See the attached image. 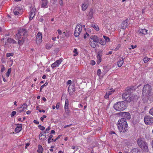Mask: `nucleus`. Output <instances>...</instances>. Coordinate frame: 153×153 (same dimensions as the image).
<instances>
[{"label": "nucleus", "mask_w": 153, "mask_h": 153, "mask_svg": "<svg viewBox=\"0 0 153 153\" xmlns=\"http://www.w3.org/2000/svg\"><path fill=\"white\" fill-rule=\"evenodd\" d=\"M68 91L69 92V94L71 95L75 91V89L74 86H69L68 87Z\"/></svg>", "instance_id": "obj_17"}, {"label": "nucleus", "mask_w": 153, "mask_h": 153, "mask_svg": "<svg viewBox=\"0 0 153 153\" xmlns=\"http://www.w3.org/2000/svg\"><path fill=\"white\" fill-rule=\"evenodd\" d=\"M30 113H31V111H27L26 113L27 114H29Z\"/></svg>", "instance_id": "obj_64"}, {"label": "nucleus", "mask_w": 153, "mask_h": 153, "mask_svg": "<svg viewBox=\"0 0 153 153\" xmlns=\"http://www.w3.org/2000/svg\"><path fill=\"white\" fill-rule=\"evenodd\" d=\"M42 34L40 32H38L36 35V41L37 45H39L42 42Z\"/></svg>", "instance_id": "obj_9"}, {"label": "nucleus", "mask_w": 153, "mask_h": 153, "mask_svg": "<svg viewBox=\"0 0 153 153\" xmlns=\"http://www.w3.org/2000/svg\"><path fill=\"white\" fill-rule=\"evenodd\" d=\"M77 50L76 49H74L73 51L74 53H75L74 55V56H75L78 54V53L77 52Z\"/></svg>", "instance_id": "obj_41"}, {"label": "nucleus", "mask_w": 153, "mask_h": 153, "mask_svg": "<svg viewBox=\"0 0 153 153\" xmlns=\"http://www.w3.org/2000/svg\"><path fill=\"white\" fill-rule=\"evenodd\" d=\"M82 30V25H77L75 29L74 36L76 37L79 36Z\"/></svg>", "instance_id": "obj_6"}, {"label": "nucleus", "mask_w": 153, "mask_h": 153, "mask_svg": "<svg viewBox=\"0 0 153 153\" xmlns=\"http://www.w3.org/2000/svg\"><path fill=\"white\" fill-rule=\"evenodd\" d=\"M62 61V60L61 59H59V60H56L54 63L52 64L51 65V67L53 68H54L57 66H58L61 63Z\"/></svg>", "instance_id": "obj_14"}, {"label": "nucleus", "mask_w": 153, "mask_h": 153, "mask_svg": "<svg viewBox=\"0 0 153 153\" xmlns=\"http://www.w3.org/2000/svg\"><path fill=\"white\" fill-rule=\"evenodd\" d=\"M138 32L139 34L146 35L147 33V30L145 29H140L138 30Z\"/></svg>", "instance_id": "obj_23"}, {"label": "nucleus", "mask_w": 153, "mask_h": 153, "mask_svg": "<svg viewBox=\"0 0 153 153\" xmlns=\"http://www.w3.org/2000/svg\"><path fill=\"white\" fill-rule=\"evenodd\" d=\"M7 41L10 43H13L16 44V41L14 39H12L11 38H9L7 40Z\"/></svg>", "instance_id": "obj_30"}, {"label": "nucleus", "mask_w": 153, "mask_h": 153, "mask_svg": "<svg viewBox=\"0 0 153 153\" xmlns=\"http://www.w3.org/2000/svg\"><path fill=\"white\" fill-rule=\"evenodd\" d=\"M146 97L145 96H143V98L142 100H143V102L144 103H146L147 102V100L146 98Z\"/></svg>", "instance_id": "obj_38"}, {"label": "nucleus", "mask_w": 153, "mask_h": 153, "mask_svg": "<svg viewBox=\"0 0 153 153\" xmlns=\"http://www.w3.org/2000/svg\"><path fill=\"white\" fill-rule=\"evenodd\" d=\"M99 43L101 44V45H104V42H103L101 39H100V41L99 42Z\"/></svg>", "instance_id": "obj_49"}, {"label": "nucleus", "mask_w": 153, "mask_h": 153, "mask_svg": "<svg viewBox=\"0 0 153 153\" xmlns=\"http://www.w3.org/2000/svg\"><path fill=\"white\" fill-rule=\"evenodd\" d=\"M103 37L106 42H109L110 41V39L109 37L105 36H103Z\"/></svg>", "instance_id": "obj_37"}, {"label": "nucleus", "mask_w": 153, "mask_h": 153, "mask_svg": "<svg viewBox=\"0 0 153 153\" xmlns=\"http://www.w3.org/2000/svg\"><path fill=\"white\" fill-rule=\"evenodd\" d=\"M59 105H60V103L59 102H58V103L56 105V108L57 109H58L59 107Z\"/></svg>", "instance_id": "obj_51"}, {"label": "nucleus", "mask_w": 153, "mask_h": 153, "mask_svg": "<svg viewBox=\"0 0 153 153\" xmlns=\"http://www.w3.org/2000/svg\"><path fill=\"white\" fill-rule=\"evenodd\" d=\"M30 144L29 143H26L25 145V149H27V147L28 146H29V145Z\"/></svg>", "instance_id": "obj_57"}, {"label": "nucleus", "mask_w": 153, "mask_h": 153, "mask_svg": "<svg viewBox=\"0 0 153 153\" xmlns=\"http://www.w3.org/2000/svg\"><path fill=\"white\" fill-rule=\"evenodd\" d=\"M149 114L153 116V107L149 110Z\"/></svg>", "instance_id": "obj_42"}, {"label": "nucleus", "mask_w": 153, "mask_h": 153, "mask_svg": "<svg viewBox=\"0 0 153 153\" xmlns=\"http://www.w3.org/2000/svg\"><path fill=\"white\" fill-rule=\"evenodd\" d=\"M27 35V30L24 29H22L19 31L18 33L17 34L16 36V38L20 39L22 37H24L25 39Z\"/></svg>", "instance_id": "obj_5"}, {"label": "nucleus", "mask_w": 153, "mask_h": 153, "mask_svg": "<svg viewBox=\"0 0 153 153\" xmlns=\"http://www.w3.org/2000/svg\"><path fill=\"white\" fill-rule=\"evenodd\" d=\"M39 111L40 112H43V113H44L45 112V110H39Z\"/></svg>", "instance_id": "obj_60"}, {"label": "nucleus", "mask_w": 153, "mask_h": 153, "mask_svg": "<svg viewBox=\"0 0 153 153\" xmlns=\"http://www.w3.org/2000/svg\"><path fill=\"white\" fill-rule=\"evenodd\" d=\"M11 68H10L8 69V70L7 71V72L6 74V76L7 77H8L9 76L11 72Z\"/></svg>", "instance_id": "obj_35"}, {"label": "nucleus", "mask_w": 153, "mask_h": 153, "mask_svg": "<svg viewBox=\"0 0 153 153\" xmlns=\"http://www.w3.org/2000/svg\"><path fill=\"white\" fill-rule=\"evenodd\" d=\"M2 68L1 69V72H3L5 70V68L3 65H2Z\"/></svg>", "instance_id": "obj_45"}, {"label": "nucleus", "mask_w": 153, "mask_h": 153, "mask_svg": "<svg viewBox=\"0 0 153 153\" xmlns=\"http://www.w3.org/2000/svg\"><path fill=\"white\" fill-rule=\"evenodd\" d=\"M120 132L125 133L128 131V125L126 118H122L118 120L117 123Z\"/></svg>", "instance_id": "obj_1"}, {"label": "nucleus", "mask_w": 153, "mask_h": 153, "mask_svg": "<svg viewBox=\"0 0 153 153\" xmlns=\"http://www.w3.org/2000/svg\"><path fill=\"white\" fill-rule=\"evenodd\" d=\"M124 58H122V59L119 60L117 62V65L119 67H121L124 62Z\"/></svg>", "instance_id": "obj_28"}, {"label": "nucleus", "mask_w": 153, "mask_h": 153, "mask_svg": "<svg viewBox=\"0 0 153 153\" xmlns=\"http://www.w3.org/2000/svg\"><path fill=\"white\" fill-rule=\"evenodd\" d=\"M95 64V62L94 60H92L91 62V64L92 65H94Z\"/></svg>", "instance_id": "obj_50"}, {"label": "nucleus", "mask_w": 153, "mask_h": 153, "mask_svg": "<svg viewBox=\"0 0 153 153\" xmlns=\"http://www.w3.org/2000/svg\"><path fill=\"white\" fill-rule=\"evenodd\" d=\"M71 80H68L67 82L68 84H71Z\"/></svg>", "instance_id": "obj_61"}, {"label": "nucleus", "mask_w": 153, "mask_h": 153, "mask_svg": "<svg viewBox=\"0 0 153 153\" xmlns=\"http://www.w3.org/2000/svg\"><path fill=\"white\" fill-rule=\"evenodd\" d=\"M128 20L127 19L126 20L124 21L121 24V27L122 28L124 29L126 28L127 27V26L128 25Z\"/></svg>", "instance_id": "obj_20"}, {"label": "nucleus", "mask_w": 153, "mask_h": 153, "mask_svg": "<svg viewBox=\"0 0 153 153\" xmlns=\"http://www.w3.org/2000/svg\"><path fill=\"white\" fill-rule=\"evenodd\" d=\"M57 31L58 33V34L59 35H61L62 33V32L61 31V30H59V29H58L57 30Z\"/></svg>", "instance_id": "obj_53"}, {"label": "nucleus", "mask_w": 153, "mask_h": 153, "mask_svg": "<svg viewBox=\"0 0 153 153\" xmlns=\"http://www.w3.org/2000/svg\"><path fill=\"white\" fill-rule=\"evenodd\" d=\"M19 112L20 113L24 111L25 109H27V105L26 103H24L22 106L17 108Z\"/></svg>", "instance_id": "obj_15"}, {"label": "nucleus", "mask_w": 153, "mask_h": 153, "mask_svg": "<svg viewBox=\"0 0 153 153\" xmlns=\"http://www.w3.org/2000/svg\"><path fill=\"white\" fill-rule=\"evenodd\" d=\"M110 91H108V92L106 93L105 95V98L107 99L108 98L109 96L112 94L114 91L115 90L114 89H111Z\"/></svg>", "instance_id": "obj_25"}, {"label": "nucleus", "mask_w": 153, "mask_h": 153, "mask_svg": "<svg viewBox=\"0 0 153 153\" xmlns=\"http://www.w3.org/2000/svg\"><path fill=\"white\" fill-rule=\"evenodd\" d=\"M16 38V39H18V43L19 45H21L23 44L24 43L25 38L24 37H22L21 38L19 39L18 38Z\"/></svg>", "instance_id": "obj_18"}, {"label": "nucleus", "mask_w": 153, "mask_h": 153, "mask_svg": "<svg viewBox=\"0 0 153 153\" xmlns=\"http://www.w3.org/2000/svg\"><path fill=\"white\" fill-rule=\"evenodd\" d=\"M139 149L136 148H134L131 151V153H139Z\"/></svg>", "instance_id": "obj_32"}, {"label": "nucleus", "mask_w": 153, "mask_h": 153, "mask_svg": "<svg viewBox=\"0 0 153 153\" xmlns=\"http://www.w3.org/2000/svg\"><path fill=\"white\" fill-rule=\"evenodd\" d=\"M48 84V83L46 82L43 85L44 87L47 85Z\"/></svg>", "instance_id": "obj_63"}, {"label": "nucleus", "mask_w": 153, "mask_h": 153, "mask_svg": "<svg viewBox=\"0 0 153 153\" xmlns=\"http://www.w3.org/2000/svg\"><path fill=\"white\" fill-rule=\"evenodd\" d=\"M43 151V149L42 147L40 145H39L38 148L37 150V152L39 153H42Z\"/></svg>", "instance_id": "obj_31"}, {"label": "nucleus", "mask_w": 153, "mask_h": 153, "mask_svg": "<svg viewBox=\"0 0 153 153\" xmlns=\"http://www.w3.org/2000/svg\"><path fill=\"white\" fill-rule=\"evenodd\" d=\"M39 128L41 130H44L45 129V128L43 126H41V125H39L38 126Z\"/></svg>", "instance_id": "obj_39"}, {"label": "nucleus", "mask_w": 153, "mask_h": 153, "mask_svg": "<svg viewBox=\"0 0 153 153\" xmlns=\"http://www.w3.org/2000/svg\"><path fill=\"white\" fill-rule=\"evenodd\" d=\"M136 47H137V45H135L134 46L133 45H131V48L133 49H134L135 48H136Z\"/></svg>", "instance_id": "obj_55"}, {"label": "nucleus", "mask_w": 153, "mask_h": 153, "mask_svg": "<svg viewBox=\"0 0 153 153\" xmlns=\"http://www.w3.org/2000/svg\"><path fill=\"white\" fill-rule=\"evenodd\" d=\"M91 26L93 28H94L97 31H99V28L98 26L97 25L92 24L91 25Z\"/></svg>", "instance_id": "obj_33"}, {"label": "nucleus", "mask_w": 153, "mask_h": 153, "mask_svg": "<svg viewBox=\"0 0 153 153\" xmlns=\"http://www.w3.org/2000/svg\"><path fill=\"white\" fill-rule=\"evenodd\" d=\"M88 7L87 2H84L82 4V9L83 11L85 10Z\"/></svg>", "instance_id": "obj_27"}, {"label": "nucleus", "mask_w": 153, "mask_h": 153, "mask_svg": "<svg viewBox=\"0 0 153 153\" xmlns=\"http://www.w3.org/2000/svg\"><path fill=\"white\" fill-rule=\"evenodd\" d=\"M42 4L41 6L42 7L45 8H46L48 4V1L47 0H42Z\"/></svg>", "instance_id": "obj_26"}, {"label": "nucleus", "mask_w": 153, "mask_h": 153, "mask_svg": "<svg viewBox=\"0 0 153 153\" xmlns=\"http://www.w3.org/2000/svg\"><path fill=\"white\" fill-rule=\"evenodd\" d=\"M68 99L65 100V112H68L69 110L68 108Z\"/></svg>", "instance_id": "obj_19"}, {"label": "nucleus", "mask_w": 153, "mask_h": 153, "mask_svg": "<svg viewBox=\"0 0 153 153\" xmlns=\"http://www.w3.org/2000/svg\"><path fill=\"white\" fill-rule=\"evenodd\" d=\"M137 144L144 151L148 152L149 149L148 146V144L143 138H139L137 140Z\"/></svg>", "instance_id": "obj_4"}, {"label": "nucleus", "mask_w": 153, "mask_h": 153, "mask_svg": "<svg viewBox=\"0 0 153 153\" xmlns=\"http://www.w3.org/2000/svg\"><path fill=\"white\" fill-rule=\"evenodd\" d=\"M137 88L136 86H131L127 87L125 89L126 91L128 93L130 94L133 92V91Z\"/></svg>", "instance_id": "obj_8"}, {"label": "nucleus", "mask_w": 153, "mask_h": 153, "mask_svg": "<svg viewBox=\"0 0 153 153\" xmlns=\"http://www.w3.org/2000/svg\"><path fill=\"white\" fill-rule=\"evenodd\" d=\"M144 120L145 123L147 125H150L153 123L152 117L149 116H146L144 117Z\"/></svg>", "instance_id": "obj_7"}, {"label": "nucleus", "mask_w": 153, "mask_h": 153, "mask_svg": "<svg viewBox=\"0 0 153 153\" xmlns=\"http://www.w3.org/2000/svg\"><path fill=\"white\" fill-rule=\"evenodd\" d=\"M89 41V44L93 48H95L97 45V43H98L99 42L92 41Z\"/></svg>", "instance_id": "obj_24"}, {"label": "nucleus", "mask_w": 153, "mask_h": 153, "mask_svg": "<svg viewBox=\"0 0 153 153\" xmlns=\"http://www.w3.org/2000/svg\"><path fill=\"white\" fill-rule=\"evenodd\" d=\"M36 11L35 8H32L30 10V13L29 15V19L30 20H31L33 19L35 15V13Z\"/></svg>", "instance_id": "obj_13"}, {"label": "nucleus", "mask_w": 153, "mask_h": 153, "mask_svg": "<svg viewBox=\"0 0 153 153\" xmlns=\"http://www.w3.org/2000/svg\"><path fill=\"white\" fill-rule=\"evenodd\" d=\"M138 97L135 94H133L130 96L128 99V102H130L132 101H137L138 99Z\"/></svg>", "instance_id": "obj_10"}, {"label": "nucleus", "mask_w": 153, "mask_h": 153, "mask_svg": "<svg viewBox=\"0 0 153 153\" xmlns=\"http://www.w3.org/2000/svg\"><path fill=\"white\" fill-rule=\"evenodd\" d=\"M62 136L61 135H59L56 138L55 140H54L53 139H52V140L53 142H55L61 136Z\"/></svg>", "instance_id": "obj_40"}, {"label": "nucleus", "mask_w": 153, "mask_h": 153, "mask_svg": "<svg viewBox=\"0 0 153 153\" xmlns=\"http://www.w3.org/2000/svg\"><path fill=\"white\" fill-rule=\"evenodd\" d=\"M43 137H41L40 138V140H45L46 139V136L45 135H43Z\"/></svg>", "instance_id": "obj_46"}, {"label": "nucleus", "mask_w": 153, "mask_h": 153, "mask_svg": "<svg viewBox=\"0 0 153 153\" xmlns=\"http://www.w3.org/2000/svg\"><path fill=\"white\" fill-rule=\"evenodd\" d=\"M43 134H42V133H40L39 135V137L40 139V138L42 137L43 136Z\"/></svg>", "instance_id": "obj_54"}, {"label": "nucleus", "mask_w": 153, "mask_h": 153, "mask_svg": "<svg viewBox=\"0 0 153 153\" xmlns=\"http://www.w3.org/2000/svg\"><path fill=\"white\" fill-rule=\"evenodd\" d=\"M50 127L49 126L47 128H46L45 131H48L50 129Z\"/></svg>", "instance_id": "obj_59"}, {"label": "nucleus", "mask_w": 153, "mask_h": 153, "mask_svg": "<svg viewBox=\"0 0 153 153\" xmlns=\"http://www.w3.org/2000/svg\"><path fill=\"white\" fill-rule=\"evenodd\" d=\"M127 107V103L124 102H117L114 105V108L116 111H121L126 109Z\"/></svg>", "instance_id": "obj_3"}, {"label": "nucleus", "mask_w": 153, "mask_h": 153, "mask_svg": "<svg viewBox=\"0 0 153 153\" xmlns=\"http://www.w3.org/2000/svg\"><path fill=\"white\" fill-rule=\"evenodd\" d=\"M121 45L120 44H119L116 47V48L114 50V51H117L119 49Z\"/></svg>", "instance_id": "obj_44"}, {"label": "nucleus", "mask_w": 153, "mask_h": 153, "mask_svg": "<svg viewBox=\"0 0 153 153\" xmlns=\"http://www.w3.org/2000/svg\"><path fill=\"white\" fill-rule=\"evenodd\" d=\"M33 123L36 124H38L39 123V122L36 120H34L33 121Z\"/></svg>", "instance_id": "obj_52"}, {"label": "nucleus", "mask_w": 153, "mask_h": 153, "mask_svg": "<svg viewBox=\"0 0 153 153\" xmlns=\"http://www.w3.org/2000/svg\"><path fill=\"white\" fill-rule=\"evenodd\" d=\"M142 94L143 96L147 97V99L152 96L153 95V92L151 86L149 84L145 85L143 88Z\"/></svg>", "instance_id": "obj_2"}, {"label": "nucleus", "mask_w": 153, "mask_h": 153, "mask_svg": "<svg viewBox=\"0 0 153 153\" xmlns=\"http://www.w3.org/2000/svg\"><path fill=\"white\" fill-rule=\"evenodd\" d=\"M131 96V94L126 91L125 93L122 94V97L123 99L126 100L128 101V99H129V97H130Z\"/></svg>", "instance_id": "obj_16"}, {"label": "nucleus", "mask_w": 153, "mask_h": 153, "mask_svg": "<svg viewBox=\"0 0 153 153\" xmlns=\"http://www.w3.org/2000/svg\"><path fill=\"white\" fill-rule=\"evenodd\" d=\"M102 52L101 51H98L97 54V64H99L100 63L101 61V56L102 55Z\"/></svg>", "instance_id": "obj_11"}, {"label": "nucleus", "mask_w": 153, "mask_h": 153, "mask_svg": "<svg viewBox=\"0 0 153 153\" xmlns=\"http://www.w3.org/2000/svg\"><path fill=\"white\" fill-rule=\"evenodd\" d=\"M150 59V58L147 57H145L143 59V61L145 63H147Z\"/></svg>", "instance_id": "obj_36"}, {"label": "nucleus", "mask_w": 153, "mask_h": 153, "mask_svg": "<svg viewBox=\"0 0 153 153\" xmlns=\"http://www.w3.org/2000/svg\"><path fill=\"white\" fill-rule=\"evenodd\" d=\"M53 46V45L50 44H48L45 46V48L47 49H49Z\"/></svg>", "instance_id": "obj_34"}, {"label": "nucleus", "mask_w": 153, "mask_h": 153, "mask_svg": "<svg viewBox=\"0 0 153 153\" xmlns=\"http://www.w3.org/2000/svg\"><path fill=\"white\" fill-rule=\"evenodd\" d=\"M90 41L95 42H99L100 39L96 35H92L91 36L89 39V41Z\"/></svg>", "instance_id": "obj_12"}, {"label": "nucleus", "mask_w": 153, "mask_h": 153, "mask_svg": "<svg viewBox=\"0 0 153 153\" xmlns=\"http://www.w3.org/2000/svg\"><path fill=\"white\" fill-rule=\"evenodd\" d=\"M55 133V131L54 130H52L51 131V134H54Z\"/></svg>", "instance_id": "obj_62"}, {"label": "nucleus", "mask_w": 153, "mask_h": 153, "mask_svg": "<svg viewBox=\"0 0 153 153\" xmlns=\"http://www.w3.org/2000/svg\"><path fill=\"white\" fill-rule=\"evenodd\" d=\"M110 134H115V133L114 131H111L110 132Z\"/></svg>", "instance_id": "obj_58"}, {"label": "nucleus", "mask_w": 153, "mask_h": 153, "mask_svg": "<svg viewBox=\"0 0 153 153\" xmlns=\"http://www.w3.org/2000/svg\"><path fill=\"white\" fill-rule=\"evenodd\" d=\"M101 73V71L100 69H99L97 71V75L99 76Z\"/></svg>", "instance_id": "obj_48"}, {"label": "nucleus", "mask_w": 153, "mask_h": 153, "mask_svg": "<svg viewBox=\"0 0 153 153\" xmlns=\"http://www.w3.org/2000/svg\"><path fill=\"white\" fill-rule=\"evenodd\" d=\"M13 53H7L6 54V56L7 57H9L10 56H13Z\"/></svg>", "instance_id": "obj_43"}, {"label": "nucleus", "mask_w": 153, "mask_h": 153, "mask_svg": "<svg viewBox=\"0 0 153 153\" xmlns=\"http://www.w3.org/2000/svg\"><path fill=\"white\" fill-rule=\"evenodd\" d=\"M22 129V124H20L18 125L16 128L15 129V131L17 133L20 131Z\"/></svg>", "instance_id": "obj_22"}, {"label": "nucleus", "mask_w": 153, "mask_h": 153, "mask_svg": "<svg viewBox=\"0 0 153 153\" xmlns=\"http://www.w3.org/2000/svg\"><path fill=\"white\" fill-rule=\"evenodd\" d=\"M16 112L14 111H13L12 112L11 114V117H12L16 115Z\"/></svg>", "instance_id": "obj_47"}, {"label": "nucleus", "mask_w": 153, "mask_h": 153, "mask_svg": "<svg viewBox=\"0 0 153 153\" xmlns=\"http://www.w3.org/2000/svg\"><path fill=\"white\" fill-rule=\"evenodd\" d=\"M21 10L20 7H16L13 10L14 14L15 15H17L19 14V11Z\"/></svg>", "instance_id": "obj_21"}, {"label": "nucleus", "mask_w": 153, "mask_h": 153, "mask_svg": "<svg viewBox=\"0 0 153 153\" xmlns=\"http://www.w3.org/2000/svg\"><path fill=\"white\" fill-rule=\"evenodd\" d=\"M124 114V117L128 119H129L131 117L130 114L129 113L127 112H125L123 113Z\"/></svg>", "instance_id": "obj_29"}, {"label": "nucleus", "mask_w": 153, "mask_h": 153, "mask_svg": "<svg viewBox=\"0 0 153 153\" xmlns=\"http://www.w3.org/2000/svg\"><path fill=\"white\" fill-rule=\"evenodd\" d=\"M59 0V4L61 5H62V0Z\"/></svg>", "instance_id": "obj_56"}]
</instances>
